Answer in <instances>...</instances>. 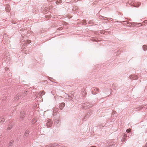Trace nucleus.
I'll list each match as a JSON object with an SVG mask.
<instances>
[{"instance_id":"36","label":"nucleus","mask_w":147,"mask_h":147,"mask_svg":"<svg viewBox=\"0 0 147 147\" xmlns=\"http://www.w3.org/2000/svg\"><path fill=\"white\" fill-rule=\"evenodd\" d=\"M47 1H51V0H47Z\"/></svg>"},{"instance_id":"39","label":"nucleus","mask_w":147,"mask_h":147,"mask_svg":"<svg viewBox=\"0 0 147 147\" xmlns=\"http://www.w3.org/2000/svg\"><path fill=\"white\" fill-rule=\"evenodd\" d=\"M146 146H147V143H146Z\"/></svg>"},{"instance_id":"32","label":"nucleus","mask_w":147,"mask_h":147,"mask_svg":"<svg viewBox=\"0 0 147 147\" xmlns=\"http://www.w3.org/2000/svg\"><path fill=\"white\" fill-rule=\"evenodd\" d=\"M125 140H126V139H124V138H123V140H122V142H124Z\"/></svg>"},{"instance_id":"3","label":"nucleus","mask_w":147,"mask_h":147,"mask_svg":"<svg viewBox=\"0 0 147 147\" xmlns=\"http://www.w3.org/2000/svg\"><path fill=\"white\" fill-rule=\"evenodd\" d=\"M14 123L13 121H10L7 129V130H10L12 128L13 125H14Z\"/></svg>"},{"instance_id":"38","label":"nucleus","mask_w":147,"mask_h":147,"mask_svg":"<svg viewBox=\"0 0 147 147\" xmlns=\"http://www.w3.org/2000/svg\"><path fill=\"white\" fill-rule=\"evenodd\" d=\"M65 25L66 24H67L65 22Z\"/></svg>"},{"instance_id":"16","label":"nucleus","mask_w":147,"mask_h":147,"mask_svg":"<svg viewBox=\"0 0 147 147\" xmlns=\"http://www.w3.org/2000/svg\"><path fill=\"white\" fill-rule=\"evenodd\" d=\"M143 49L144 51H146L147 50V46L144 45L143 46Z\"/></svg>"},{"instance_id":"15","label":"nucleus","mask_w":147,"mask_h":147,"mask_svg":"<svg viewBox=\"0 0 147 147\" xmlns=\"http://www.w3.org/2000/svg\"><path fill=\"white\" fill-rule=\"evenodd\" d=\"M62 2V1L61 0H57L56 1V3L58 5L61 3Z\"/></svg>"},{"instance_id":"21","label":"nucleus","mask_w":147,"mask_h":147,"mask_svg":"<svg viewBox=\"0 0 147 147\" xmlns=\"http://www.w3.org/2000/svg\"><path fill=\"white\" fill-rule=\"evenodd\" d=\"M36 120L35 119H33L32 120V122L33 123H35L36 122Z\"/></svg>"},{"instance_id":"17","label":"nucleus","mask_w":147,"mask_h":147,"mask_svg":"<svg viewBox=\"0 0 147 147\" xmlns=\"http://www.w3.org/2000/svg\"><path fill=\"white\" fill-rule=\"evenodd\" d=\"M6 11L7 12H9L10 9L9 7H7L5 8Z\"/></svg>"},{"instance_id":"24","label":"nucleus","mask_w":147,"mask_h":147,"mask_svg":"<svg viewBox=\"0 0 147 147\" xmlns=\"http://www.w3.org/2000/svg\"><path fill=\"white\" fill-rule=\"evenodd\" d=\"M65 97L66 98H69V95L67 94H65Z\"/></svg>"},{"instance_id":"2","label":"nucleus","mask_w":147,"mask_h":147,"mask_svg":"<svg viewBox=\"0 0 147 147\" xmlns=\"http://www.w3.org/2000/svg\"><path fill=\"white\" fill-rule=\"evenodd\" d=\"M91 90L92 94H95L97 93V92H99L100 91L98 88L95 87H93Z\"/></svg>"},{"instance_id":"6","label":"nucleus","mask_w":147,"mask_h":147,"mask_svg":"<svg viewBox=\"0 0 147 147\" xmlns=\"http://www.w3.org/2000/svg\"><path fill=\"white\" fill-rule=\"evenodd\" d=\"M25 115V112L24 111H22L20 112V117L21 118H24Z\"/></svg>"},{"instance_id":"28","label":"nucleus","mask_w":147,"mask_h":147,"mask_svg":"<svg viewBox=\"0 0 147 147\" xmlns=\"http://www.w3.org/2000/svg\"><path fill=\"white\" fill-rule=\"evenodd\" d=\"M123 22L124 23V24H125L126 25H127V24H128V23L127 21H123Z\"/></svg>"},{"instance_id":"1","label":"nucleus","mask_w":147,"mask_h":147,"mask_svg":"<svg viewBox=\"0 0 147 147\" xmlns=\"http://www.w3.org/2000/svg\"><path fill=\"white\" fill-rule=\"evenodd\" d=\"M93 105L89 103H85L83 104L82 108V109H86L92 107Z\"/></svg>"},{"instance_id":"12","label":"nucleus","mask_w":147,"mask_h":147,"mask_svg":"<svg viewBox=\"0 0 147 147\" xmlns=\"http://www.w3.org/2000/svg\"><path fill=\"white\" fill-rule=\"evenodd\" d=\"M60 121L59 120L55 119V123L57 125L60 123Z\"/></svg>"},{"instance_id":"13","label":"nucleus","mask_w":147,"mask_h":147,"mask_svg":"<svg viewBox=\"0 0 147 147\" xmlns=\"http://www.w3.org/2000/svg\"><path fill=\"white\" fill-rule=\"evenodd\" d=\"M45 92L43 91H40L39 92V94H40V95L41 96L45 95Z\"/></svg>"},{"instance_id":"9","label":"nucleus","mask_w":147,"mask_h":147,"mask_svg":"<svg viewBox=\"0 0 147 147\" xmlns=\"http://www.w3.org/2000/svg\"><path fill=\"white\" fill-rule=\"evenodd\" d=\"M21 97L20 94H17L14 100L15 101H17Z\"/></svg>"},{"instance_id":"35","label":"nucleus","mask_w":147,"mask_h":147,"mask_svg":"<svg viewBox=\"0 0 147 147\" xmlns=\"http://www.w3.org/2000/svg\"><path fill=\"white\" fill-rule=\"evenodd\" d=\"M142 147H147V146H146V145L145 146H143Z\"/></svg>"},{"instance_id":"22","label":"nucleus","mask_w":147,"mask_h":147,"mask_svg":"<svg viewBox=\"0 0 147 147\" xmlns=\"http://www.w3.org/2000/svg\"><path fill=\"white\" fill-rule=\"evenodd\" d=\"M131 130V129L130 128H129V129H127L126 130V131L127 133H129L130 131Z\"/></svg>"},{"instance_id":"8","label":"nucleus","mask_w":147,"mask_h":147,"mask_svg":"<svg viewBox=\"0 0 147 147\" xmlns=\"http://www.w3.org/2000/svg\"><path fill=\"white\" fill-rule=\"evenodd\" d=\"M4 59L5 61L7 63L10 61V57L8 56H6V57L4 58Z\"/></svg>"},{"instance_id":"4","label":"nucleus","mask_w":147,"mask_h":147,"mask_svg":"<svg viewBox=\"0 0 147 147\" xmlns=\"http://www.w3.org/2000/svg\"><path fill=\"white\" fill-rule=\"evenodd\" d=\"M52 124V121L50 119L48 120L46 125L47 127H51Z\"/></svg>"},{"instance_id":"33","label":"nucleus","mask_w":147,"mask_h":147,"mask_svg":"<svg viewBox=\"0 0 147 147\" xmlns=\"http://www.w3.org/2000/svg\"><path fill=\"white\" fill-rule=\"evenodd\" d=\"M61 28H62L61 27H60L59 28V30H61L62 29Z\"/></svg>"},{"instance_id":"10","label":"nucleus","mask_w":147,"mask_h":147,"mask_svg":"<svg viewBox=\"0 0 147 147\" xmlns=\"http://www.w3.org/2000/svg\"><path fill=\"white\" fill-rule=\"evenodd\" d=\"M64 103H60L59 106V108L61 110H62L63 109V107L64 106Z\"/></svg>"},{"instance_id":"40","label":"nucleus","mask_w":147,"mask_h":147,"mask_svg":"<svg viewBox=\"0 0 147 147\" xmlns=\"http://www.w3.org/2000/svg\"><path fill=\"white\" fill-rule=\"evenodd\" d=\"M146 132H147V130H146Z\"/></svg>"},{"instance_id":"34","label":"nucleus","mask_w":147,"mask_h":147,"mask_svg":"<svg viewBox=\"0 0 147 147\" xmlns=\"http://www.w3.org/2000/svg\"><path fill=\"white\" fill-rule=\"evenodd\" d=\"M51 147H54V145H52L51 146Z\"/></svg>"},{"instance_id":"23","label":"nucleus","mask_w":147,"mask_h":147,"mask_svg":"<svg viewBox=\"0 0 147 147\" xmlns=\"http://www.w3.org/2000/svg\"><path fill=\"white\" fill-rule=\"evenodd\" d=\"M86 92L85 90H84L82 92V95L83 96H85L86 95Z\"/></svg>"},{"instance_id":"19","label":"nucleus","mask_w":147,"mask_h":147,"mask_svg":"<svg viewBox=\"0 0 147 147\" xmlns=\"http://www.w3.org/2000/svg\"><path fill=\"white\" fill-rule=\"evenodd\" d=\"M58 111V109L56 108L54 109L53 110V113H56Z\"/></svg>"},{"instance_id":"5","label":"nucleus","mask_w":147,"mask_h":147,"mask_svg":"<svg viewBox=\"0 0 147 147\" xmlns=\"http://www.w3.org/2000/svg\"><path fill=\"white\" fill-rule=\"evenodd\" d=\"M129 77V78L130 79H133L134 80L137 79L138 78V77L137 76L132 75H130Z\"/></svg>"},{"instance_id":"11","label":"nucleus","mask_w":147,"mask_h":147,"mask_svg":"<svg viewBox=\"0 0 147 147\" xmlns=\"http://www.w3.org/2000/svg\"><path fill=\"white\" fill-rule=\"evenodd\" d=\"M5 121V119L4 118L0 117V123H3Z\"/></svg>"},{"instance_id":"29","label":"nucleus","mask_w":147,"mask_h":147,"mask_svg":"<svg viewBox=\"0 0 147 147\" xmlns=\"http://www.w3.org/2000/svg\"><path fill=\"white\" fill-rule=\"evenodd\" d=\"M131 1H129L127 4H128L129 5H131Z\"/></svg>"},{"instance_id":"7","label":"nucleus","mask_w":147,"mask_h":147,"mask_svg":"<svg viewBox=\"0 0 147 147\" xmlns=\"http://www.w3.org/2000/svg\"><path fill=\"white\" fill-rule=\"evenodd\" d=\"M141 3L140 2H137L136 3V4H134V5H132V4L131 5V6H133L134 7H138L140 5Z\"/></svg>"},{"instance_id":"26","label":"nucleus","mask_w":147,"mask_h":147,"mask_svg":"<svg viewBox=\"0 0 147 147\" xmlns=\"http://www.w3.org/2000/svg\"><path fill=\"white\" fill-rule=\"evenodd\" d=\"M127 137V135L126 134H124L123 138H124V139H126Z\"/></svg>"},{"instance_id":"14","label":"nucleus","mask_w":147,"mask_h":147,"mask_svg":"<svg viewBox=\"0 0 147 147\" xmlns=\"http://www.w3.org/2000/svg\"><path fill=\"white\" fill-rule=\"evenodd\" d=\"M29 133V130H26L25 133V135L26 136H27Z\"/></svg>"},{"instance_id":"31","label":"nucleus","mask_w":147,"mask_h":147,"mask_svg":"<svg viewBox=\"0 0 147 147\" xmlns=\"http://www.w3.org/2000/svg\"><path fill=\"white\" fill-rule=\"evenodd\" d=\"M5 71H7L9 69L8 68H7V67H6L5 68Z\"/></svg>"},{"instance_id":"25","label":"nucleus","mask_w":147,"mask_h":147,"mask_svg":"<svg viewBox=\"0 0 147 147\" xmlns=\"http://www.w3.org/2000/svg\"><path fill=\"white\" fill-rule=\"evenodd\" d=\"M82 22L84 24H85L86 22V21L85 20H83L82 21Z\"/></svg>"},{"instance_id":"20","label":"nucleus","mask_w":147,"mask_h":147,"mask_svg":"<svg viewBox=\"0 0 147 147\" xmlns=\"http://www.w3.org/2000/svg\"><path fill=\"white\" fill-rule=\"evenodd\" d=\"M135 25H138V26H140L142 25L141 24V23H136Z\"/></svg>"},{"instance_id":"37","label":"nucleus","mask_w":147,"mask_h":147,"mask_svg":"<svg viewBox=\"0 0 147 147\" xmlns=\"http://www.w3.org/2000/svg\"><path fill=\"white\" fill-rule=\"evenodd\" d=\"M91 147H96L94 146H91Z\"/></svg>"},{"instance_id":"18","label":"nucleus","mask_w":147,"mask_h":147,"mask_svg":"<svg viewBox=\"0 0 147 147\" xmlns=\"http://www.w3.org/2000/svg\"><path fill=\"white\" fill-rule=\"evenodd\" d=\"M13 141H11L9 144V147H10V146H12L13 144Z\"/></svg>"},{"instance_id":"30","label":"nucleus","mask_w":147,"mask_h":147,"mask_svg":"<svg viewBox=\"0 0 147 147\" xmlns=\"http://www.w3.org/2000/svg\"><path fill=\"white\" fill-rule=\"evenodd\" d=\"M142 106L140 108H138V109H138L137 110H136V111H138L140 110V109H141L142 108Z\"/></svg>"},{"instance_id":"27","label":"nucleus","mask_w":147,"mask_h":147,"mask_svg":"<svg viewBox=\"0 0 147 147\" xmlns=\"http://www.w3.org/2000/svg\"><path fill=\"white\" fill-rule=\"evenodd\" d=\"M30 42H31V41L30 40H27V42L28 44L30 43Z\"/></svg>"}]
</instances>
